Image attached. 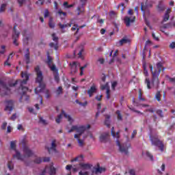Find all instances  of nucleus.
I'll return each mask as SVG.
<instances>
[{"mask_svg":"<svg viewBox=\"0 0 175 175\" xmlns=\"http://www.w3.org/2000/svg\"><path fill=\"white\" fill-rule=\"evenodd\" d=\"M90 174V172L88 171H80L79 172V175H89Z\"/></svg>","mask_w":175,"mask_h":175,"instance_id":"obj_40","label":"nucleus"},{"mask_svg":"<svg viewBox=\"0 0 175 175\" xmlns=\"http://www.w3.org/2000/svg\"><path fill=\"white\" fill-rule=\"evenodd\" d=\"M5 9H6V4L5 3L2 4L0 7V13H3V12H4Z\"/></svg>","mask_w":175,"mask_h":175,"instance_id":"obj_37","label":"nucleus"},{"mask_svg":"<svg viewBox=\"0 0 175 175\" xmlns=\"http://www.w3.org/2000/svg\"><path fill=\"white\" fill-rule=\"evenodd\" d=\"M96 91H98V87L96 86V85L93 84L88 90V94L90 98H91L94 94H96Z\"/></svg>","mask_w":175,"mask_h":175,"instance_id":"obj_18","label":"nucleus"},{"mask_svg":"<svg viewBox=\"0 0 175 175\" xmlns=\"http://www.w3.org/2000/svg\"><path fill=\"white\" fill-rule=\"evenodd\" d=\"M68 26L71 27V25H69V24L62 25V23H59V27L62 29V33H65V32H66V30H65V28H66Z\"/></svg>","mask_w":175,"mask_h":175,"instance_id":"obj_25","label":"nucleus"},{"mask_svg":"<svg viewBox=\"0 0 175 175\" xmlns=\"http://www.w3.org/2000/svg\"><path fill=\"white\" fill-rule=\"evenodd\" d=\"M28 40H29V38L25 36L23 38V41L25 42V43H28Z\"/></svg>","mask_w":175,"mask_h":175,"instance_id":"obj_61","label":"nucleus"},{"mask_svg":"<svg viewBox=\"0 0 175 175\" xmlns=\"http://www.w3.org/2000/svg\"><path fill=\"white\" fill-rule=\"evenodd\" d=\"M137 133V131H136V130H134L133 131L132 136H131L132 139H133V137H135V136H136Z\"/></svg>","mask_w":175,"mask_h":175,"instance_id":"obj_59","label":"nucleus"},{"mask_svg":"<svg viewBox=\"0 0 175 175\" xmlns=\"http://www.w3.org/2000/svg\"><path fill=\"white\" fill-rule=\"evenodd\" d=\"M42 161V159L40 157H37L35 159L34 162H35V163H41Z\"/></svg>","mask_w":175,"mask_h":175,"instance_id":"obj_48","label":"nucleus"},{"mask_svg":"<svg viewBox=\"0 0 175 175\" xmlns=\"http://www.w3.org/2000/svg\"><path fill=\"white\" fill-rule=\"evenodd\" d=\"M109 137H110L109 133H103L100 135V142H101V143H106V142L109 140Z\"/></svg>","mask_w":175,"mask_h":175,"instance_id":"obj_20","label":"nucleus"},{"mask_svg":"<svg viewBox=\"0 0 175 175\" xmlns=\"http://www.w3.org/2000/svg\"><path fill=\"white\" fill-rule=\"evenodd\" d=\"M5 49H6V46L4 45L0 46V54H5Z\"/></svg>","mask_w":175,"mask_h":175,"instance_id":"obj_38","label":"nucleus"},{"mask_svg":"<svg viewBox=\"0 0 175 175\" xmlns=\"http://www.w3.org/2000/svg\"><path fill=\"white\" fill-rule=\"evenodd\" d=\"M90 125L87 126H72L71 129L68 131V133H70L72 132H74V131H76L77 134H75L74 135L75 139H77L78 145L79 147H84V139H81V135H83V133L87 131V129H90Z\"/></svg>","mask_w":175,"mask_h":175,"instance_id":"obj_4","label":"nucleus"},{"mask_svg":"<svg viewBox=\"0 0 175 175\" xmlns=\"http://www.w3.org/2000/svg\"><path fill=\"white\" fill-rule=\"evenodd\" d=\"M156 99L159 102L161 100V92H157L155 96Z\"/></svg>","mask_w":175,"mask_h":175,"instance_id":"obj_43","label":"nucleus"},{"mask_svg":"<svg viewBox=\"0 0 175 175\" xmlns=\"http://www.w3.org/2000/svg\"><path fill=\"white\" fill-rule=\"evenodd\" d=\"M105 172H106V168L102 167H96L92 170V174L98 175V174H102V173H105Z\"/></svg>","mask_w":175,"mask_h":175,"instance_id":"obj_17","label":"nucleus"},{"mask_svg":"<svg viewBox=\"0 0 175 175\" xmlns=\"http://www.w3.org/2000/svg\"><path fill=\"white\" fill-rule=\"evenodd\" d=\"M83 51H84V49H83V47L81 48H78L77 49H76V51H75V54H78L79 57L81 58L82 54H83Z\"/></svg>","mask_w":175,"mask_h":175,"instance_id":"obj_26","label":"nucleus"},{"mask_svg":"<svg viewBox=\"0 0 175 175\" xmlns=\"http://www.w3.org/2000/svg\"><path fill=\"white\" fill-rule=\"evenodd\" d=\"M79 26L77 25H74V26L71 28V31H76L79 32V29L78 28Z\"/></svg>","mask_w":175,"mask_h":175,"instance_id":"obj_45","label":"nucleus"},{"mask_svg":"<svg viewBox=\"0 0 175 175\" xmlns=\"http://www.w3.org/2000/svg\"><path fill=\"white\" fill-rule=\"evenodd\" d=\"M125 43H128V39L123 38V39L120 40L117 44H118V46H122V44H125Z\"/></svg>","mask_w":175,"mask_h":175,"instance_id":"obj_30","label":"nucleus"},{"mask_svg":"<svg viewBox=\"0 0 175 175\" xmlns=\"http://www.w3.org/2000/svg\"><path fill=\"white\" fill-rule=\"evenodd\" d=\"M25 59L26 61V64H29V54L27 53L25 55Z\"/></svg>","mask_w":175,"mask_h":175,"instance_id":"obj_41","label":"nucleus"},{"mask_svg":"<svg viewBox=\"0 0 175 175\" xmlns=\"http://www.w3.org/2000/svg\"><path fill=\"white\" fill-rule=\"evenodd\" d=\"M149 68L152 72V83L150 81L148 78H146L145 83L147 85L148 90H151V87L154 85L155 87H158L159 85V79L158 77L161 73V70H162V63H157V66L154 67V70L152 69V66L150 65Z\"/></svg>","mask_w":175,"mask_h":175,"instance_id":"obj_2","label":"nucleus"},{"mask_svg":"<svg viewBox=\"0 0 175 175\" xmlns=\"http://www.w3.org/2000/svg\"><path fill=\"white\" fill-rule=\"evenodd\" d=\"M55 94H56L57 96L62 94V87L60 86V87L57 88V89L55 91Z\"/></svg>","mask_w":175,"mask_h":175,"instance_id":"obj_32","label":"nucleus"},{"mask_svg":"<svg viewBox=\"0 0 175 175\" xmlns=\"http://www.w3.org/2000/svg\"><path fill=\"white\" fill-rule=\"evenodd\" d=\"M116 87H117V82L114 81L112 83V85H111L112 90H116Z\"/></svg>","mask_w":175,"mask_h":175,"instance_id":"obj_52","label":"nucleus"},{"mask_svg":"<svg viewBox=\"0 0 175 175\" xmlns=\"http://www.w3.org/2000/svg\"><path fill=\"white\" fill-rule=\"evenodd\" d=\"M71 65L72 72L73 73H77V70H79V68H80V63L77 62H73Z\"/></svg>","mask_w":175,"mask_h":175,"instance_id":"obj_21","label":"nucleus"},{"mask_svg":"<svg viewBox=\"0 0 175 175\" xmlns=\"http://www.w3.org/2000/svg\"><path fill=\"white\" fill-rule=\"evenodd\" d=\"M170 49H175V42H172L171 44H170Z\"/></svg>","mask_w":175,"mask_h":175,"instance_id":"obj_53","label":"nucleus"},{"mask_svg":"<svg viewBox=\"0 0 175 175\" xmlns=\"http://www.w3.org/2000/svg\"><path fill=\"white\" fill-rule=\"evenodd\" d=\"M127 16L124 17V21L126 27H131V24H133L136 20V16H133V10H129L127 12Z\"/></svg>","mask_w":175,"mask_h":175,"instance_id":"obj_6","label":"nucleus"},{"mask_svg":"<svg viewBox=\"0 0 175 175\" xmlns=\"http://www.w3.org/2000/svg\"><path fill=\"white\" fill-rule=\"evenodd\" d=\"M40 122H41V124H42L43 125H47V124H49V122H47V120L43 119V118H40Z\"/></svg>","mask_w":175,"mask_h":175,"instance_id":"obj_39","label":"nucleus"},{"mask_svg":"<svg viewBox=\"0 0 175 175\" xmlns=\"http://www.w3.org/2000/svg\"><path fill=\"white\" fill-rule=\"evenodd\" d=\"M141 10L142 12H144V17H146V16H147V13H146V10H144V4H142Z\"/></svg>","mask_w":175,"mask_h":175,"instance_id":"obj_46","label":"nucleus"},{"mask_svg":"<svg viewBox=\"0 0 175 175\" xmlns=\"http://www.w3.org/2000/svg\"><path fill=\"white\" fill-rule=\"evenodd\" d=\"M25 1L27 0H17V2L20 6H23L25 3Z\"/></svg>","mask_w":175,"mask_h":175,"instance_id":"obj_47","label":"nucleus"},{"mask_svg":"<svg viewBox=\"0 0 175 175\" xmlns=\"http://www.w3.org/2000/svg\"><path fill=\"white\" fill-rule=\"evenodd\" d=\"M111 135L114 139H119L120 138V133L114 132V127L111 129Z\"/></svg>","mask_w":175,"mask_h":175,"instance_id":"obj_29","label":"nucleus"},{"mask_svg":"<svg viewBox=\"0 0 175 175\" xmlns=\"http://www.w3.org/2000/svg\"><path fill=\"white\" fill-rule=\"evenodd\" d=\"M157 114H159V115H160V117H163V114L161 110H158V111H157Z\"/></svg>","mask_w":175,"mask_h":175,"instance_id":"obj_64","label":"nucleus"},{"mask_svg":"<svg viewBox=\"0 0 175 175\" xmlns=\"http://www.w3.org/2000/svg\"><path fill=\"white\" fill-rule=\"evenodd\" d=\"M62 116H64V118H66L67 121H68L70 124H72V122H74L75 121V120H73V118H72V116L65 113V111H62V113L59 115H58L55 119L57 124L61 123V121H62Z\"/></svg>","mask_w":175,"mask_h":175,"instance_id":"obj_8","label":"nucleus"},{"mask_svg":"<svg viewBox=\"0 0 175 175\" xmlns=\"http://www.w3.org/2000/svg\"><path fill=\"white\" fill-rule=\"evenodd\" d=\"M101 90H106L107 99H110V88L109 83L101 85Z\"/></svg>","mask_w":175,"mask_h":175,"instance_id":"obj_22","label":"nucleus"},{"mask_svg":"<svg viewBox=\"0 0 175 175\" xmlns=\"http://www.w3.org/2000/svg\"><path fill=\"white\" fill-rule=\"evenodd\" d=\"M105 124L107 125V126H110V116L107 115L105 116Z\"/></svg>","mask_w":175,"mask_h":175,"instance_id":"obj_31","label":"nucleus"},{"mask_svg":"<svg viewBox=\"0 0 175 175\" xmlns=\"http://www.w3.org/2000/svg\"><path fill=\"white\" fill-rule=\"evenodd\" d=\"M76 103H78L79 105H80V106H87V102H85L84 104L79 102V100H76Z\"/></svg>","mask_w":175,"mask_h":175,"instance_id":"obj_55","label":"nucleus"},{"mask_svg":"<svg viewBox=\"0 0 175 175\" xmlns=\"http://www.w3.org/2000/svg\"><path fill=\"white\" fill-rule=\"evenodd\" d=\"M52 39L54 42L49 44L50 47H53L55 50H58V38L55 33L52 34Z\"/></svg>","mask_w":175,"mask_h":175,"instance_id":"obj_14","label":"nucleus"},{"mask_svg":"<svg viewBox=\"0 0 175 175\" xmlns=\"http://www.w3.org/2000/svg\"><path fill=\"white\" fill-rule=\"evenodd\" d=\"M43 161H44V162H49L50 161V157H44Z\"/></svg>","mask_w":175,"mask_h":175,"instance_id":"obj_63","label":"nucleus"},{"mask_svg":"<svg viewBox=\"0 0 175 175\" xmlns=\"http://www.w3.org/2000/svg\"><path fill=\"white\" fill-rule=\"evenodd\" d=\"M35 72L37 76L36 81V83H39V86L35 89V92L36 94H39L44 91V87H46V85H44V83H42V81H43V73L40 70L39 66H36L35 68Z\"/></svg>","mask_w":175,"mask_h":175,"instance_id":"obj_5","label":"nucleus"},{"mask_svg":"<svg viewBox=\"0 0 175 175\" xmlns=\"http://www.w3.org/2000/svg\"><path fill=\"white\" fill-rule=\"evenodd\" d=\"M116 114H118V120H122V116H121V113L120 112V111H117Z\"/></svg>","mask_w":175,"mask_h":175,"instance_id":"obj_49","label":"nucleus"},{"mask_svg":"<svg viewBox=\"0 0 175 175\" xmlns=\"http://www.w3.org/2000/svg\"><path fill=\"white\" fill-rule=\"evenodd\" d=\"M165 9H166V6H165V4H163L162 1H160L159 5H157L158 12H163Z\"/></svg>","mask_w":175,"mask_h":175,"instance_id":"obj_24","label":"nucleus"},{"mask_svg":"<svg viewBox=\"0 0 175 175\" xmlns=\"http://www.w3.org/2000/svg\"><path fill=\"white\" fill-rule=\"evenodd\" d=\"M129 174H130V175H136V172H135L134 170H131L129 171Z\"/></svg>","mask_w":175,"mask_h":175,"instance_id":"obj_58","label":"nucleus"},{"mask_svg":"<svg viewBox=\"0 0 175 175\" xmlns=\"http://www.w3.org/2000/svg\"><path fill=\"white\" fill-rule=\"evenodd\" d=\"M10 148L14 152V158L18 159V161H22L23 162H25V159H27V158H29V157H32V155H33V152H32V150H31L30 148L27 146H25L23 148L24 155H21L20 152L16 149V142L13 141L10 143Z\"/></svg>","mask_w":175,"mask_h":175,"instance_id":"obj_3","label":"nucleus"},{"mask_svg":"<svg viewBox=\"0 0 175 175\" xmlns=\"http://www.w3.org/2000/svg\"><path fill=\"white\" fill-rule=\"evenodd\" d=\"M49 10H46L44 14V17L46 18V17H49Z\"/></svg>","mask_w":175,"mask_h":175,"instance_id":"obj_56","label":"nucleus"},{"mask_svg":"<svg viewBox=\"0 0 175 175\" xmlns=\"http://www.w3.org/2000/svg\"><path fill=\"white\" fill-rule=\"evenodd\" d=\"M44 172H48L49 175H55V167H54V164L52 163L50 164V166L46 167Z\"/></svg>","mask_w":175,"mask_h":175,"instance_id":"obj_16","label":"nucleus"},{"mask_svg":"<svg viewBox=\"0 0 175 175\" xmlns=\"http://www.w3.org/2000/svg\"><path fill=\"white\" fill-rule=\"evenodd\" d=\"M83 155L78 156L75 159H72L71 161L72 162H76V161H83Z\"/></svg>","mask_w":175,"mask_h":175,"instance_id":"obj_35","label":"nucleus"},{"mask_svg":"<svg viewBox=\"0 0 175 175\" xmlns=\"http://www.w3.org/2000/svg\"><path fill=\"white\" fill-rule=\"evenodd\" d=\"M17 130L18 131H24V127L23 126V124H18Z\"/></svg>","mask_w":175,"mask_h":175,"instance_id":"obj_50","label":"nucleus"},{"mask_svg":"<svg viewBox=\"0 0 175 175\" xmlns=\"http://www.w3.org/2000/svg\"><path fill=\"white\" fill-rule=\"evenodd\" d=\"M47 150L49 154H53V152H57V140H52L51 142V146L47 147Z\"/></svg>","mask_w":175,"mask_h":175,"instance_id":"obj_13","label":"nucleus"},{"mask_svg":"<svg viewBox=\"0 0 175 175\" xmlns=\"http://www.w3.org/2000/svg\"><path fill=\"white\" fill-rule=\"evenodd\" d=\"M170 13H172V10L170 8H168L165 11V13L163 17V23H166V21H169V18L170 17L169 14H170Z\"/></svg>","mask_w":175,"mask_h":175,"instance_id":"obj_23","label":"nucleus"},{"mask_svg":"<svg viewBox=\"0 0 175 175\" xmlns=\"http://www.w3.org/2000/svg\"><path fill=\"white\" fill-rule=\"evenodd\" d=\"M28 110H29V113H31L32 114H36V111H35V110L33 109L32 107H29Z\"/></svg>","mask_w":175,"mask_h":175,"instance_id":"obj_51","label":"nucleus"},{"mask_svg":"<svg viewBox=\"0 0 175 175\" xmlns=\"http://www.w3.org/2000/svg\"><path fill=\"white\" fill-rule=\"evenodd\" d=\"M144 157H146L147 158H149V159H150V161H154V157H152V154H151V153H150L149 152H144L142 153Z\"/></svg>","mask_w":175,"mask_h":175,"instance_id":"obj_28","label":"nucleus"},{"mask_svg":"<svg viewBox=\"0 0 175 175\" xmlns=\"http://www.w3.org/2000/svg\"><path fill=\"white\" fill-rule=\"evenodd\" d=\"M21 77L24 79L23 81L16 80L15 83H9L8 85H7L3 81H0V92L2 96H5V95H9L12 91V88L16 87V85L19 83L21 85L19 90L21 89L23 92L21 100H25L27 102V100H29V96L25 94V92L28 91V88L24 87V85L27 84V80L29 79V75H28L27 72H22Z\"/></svg>","mask_w":175,"mask_h":175,"instance_id":"obj_1","label":"nucleus"},{"mask_svg":"<svg viewBox=\"0 0 175 175\" xmlns=\"http://www.w3.org/2000/svg\"><path fill=\"white\" fill-rule=\"evenodd\" d=\"M116 144L119 147V150L120 151V152H122L123 154H128V148L129 147H131L130 144L126 143V144H121L120 143V141H118V139H117Z\"/></svg>","mask_w":175,"mask_h":175,"instance_id":"obj_11","label":"nucleus"},{"mask_svg":"<svg viewBox=\"0 0 175 175\" xmlns=\"http://www.w3.org/2000/svg\"><path fill=\"white\" fill-rule=\"evenodd\" d=\"M12 126H8L7 127V132H8V133H10L12 132Z\"/></svg>","mask_w":175,"mask_h":175,"instance_id":"obj_57","label":"nucleus"},{"mask_svg":"<svg viewBox=\"0 0 175 175\" xmlns=\"http://www.w3.org/2000/svg\"><path fill=\"white\" fill-rule=\"evenodd\" d=\"M92 167V165L90 163H81L77 166V167H73L72 170L74 172H77V170H90Z\"/></svg>","mask_w":175,"mask_h":175,"instance_id":"obj_10","label":"nucleus"},{"mask_svg":"<svg viewBox=\"0 0 175 175\" xmlns=\"http://www.w3.org/2000/svg\"><path fill=\"white\" fill-rule=\"evenodd\" d=\"M13 58V55L12 54L9 55V56L7 58V60L4 62L5 66H11L10 64V59Z\"/></svg>","mask_w":175,"mask_h":175,"instance_id":"obj_27","label":"nucleus"},{"mask_svg":"<svg viewBox=\"0 0 175 175\" xmlns=\"http://www.w3.org/2000/svg\"><path fill=\"white\" fill-rule=\"evenodd\" d=\"M8 167L10 169V170H13L14 165L12 161H10L8 164Z\"/></svg>","mask_w":175,"mask_h":175,"instance_id":"obj_42","label":"nucleus"},{"mask_svg":"<svg viewBox=\"0 0 175 175\" xmlns=\"http://www.w3.org/2000/svg\"><path fill=\"white\" fill-rule=\"evenodd\" d=\"M150 142H152V146H156V147H159L161 151H163V144L162 142L159 140L157 136H150Z\"/></svg>","mask_w":175,"mask_h":175,"instance_id":"obj_9","label":"nucleus"},{"mask_svg":"<svg viewBox=\"0 0 175 175\" xmlns=\"http://www.w3.org/2000/svg\"><path fill=\"white\" fill-rule=\"evenodd\" d=\"M152 36L154 40H159V38L158 37H156L155 33H152Z\"/></svg>","mask_w":175,"mask_h":175,"instance_id":"obj_60","label":"nucleus"},{"mask_svg":"<svg viewBox=\"0 0 175 175\" xmlns=\"http://www.w3.org/2000/svg\"><path fill=\"white\" fill-rule=\"evenodd\" d=\"M36 3L38 6H42V5H43V3H44V0H38V1H36Z\"/></svg>","mask_w":175,"mask_h":175,"instance_id":"obj_44","label":"nucleus"},{"mask_svg":"<svg viewBox=\"0 0 175 175\" xmlns=\"http://www.w3.org/2000/svg\"><path fill=\"white\" fill-rule=\"evenodd\" d=\"M6 126H8V123L6 122H3L1 126V129H6Z\"/></svg>","mask_w":175,"mask_h":175,"instance_id":"obj_54","label":"nucleus"},{"mask_svg":"<svg viewBox=\"0 0 175 175\" xmlns=\"http://www.w3.org/2000/svg\"><path fill=\"white\" fill-rule=\"evenodd\" d=\"M58 14H59V16H61L62 14H63V16H66V13L62 12V10H59Z\"/></svg>","mask_w":175,"mask_h":175,"instance_id":"obj_62","label":"nucleus"},{"mask_svg":"<svg viewBox=\"0 0 175 175\" xmlns=\"http://www.w3.org/2000/svg\"><path fill=\"white\" fill-rule=\"evenodd\" d=\"M5 104V111L8 114H10L13 111V106H14V102L12 100H6L4 102Z\"/></svg>","mask_w":175,"mask_h":175,"instance_id":"obj_12","label":"nucleus"},{"mask_svg":"<svg viewBox=\"0 0 175 175\" xmlns=\"http://www.w3.org/2000/svg\"><path fill=\"white\" fill-rule=\"evenodd\" d=\"M85 2H87V0H81V3L77 8V14L78 16L84 13V5H85Z\"/></svg>","mask_w":175,"mask_h":175,"instance_id":"obj_15","label":"nucleus"},{"mask_svg":"<svg viewBox=\"0 0 175 175\" xmlns=\"http://www.w3.org/2000/svg\"><path fill=\"white\" fill-rule=\"evenodd\" d=\"M49 25L50 28H54L55 27V24L53 23V18H50Z\"/></svg>","mask_w":175,"mask_h":175,"instance_id":"obj_34","label":"nucleus"},{"mask_svg":"<svg viewBox=\"0 0 175 175\" xmlns=\"http://www.w3.org/2000/svg\"><path fill=\"white\" fill-rule=\"evenodd\" d=\"M47 64L51 70L53 72L55 81H56V83H59V75L58 74V69H57V67L55 66V65L51 64V57H48Z\"/></svg>","mask_w":175,"mask_h":175,"instance_id":"obj_7","label":"nucleus"},{"mask_svg":"<svg viewBox=\"0 0 175 175\" xmlns=\"http://www.w3.org/2000/svg\"><path fill=\"white\" fill-rule=\"evenodd\" d=\"M167 28H169V25H163L160 27V31H161V32H165V29Z\"/></svg>","mask_w":175,"mask_h":175,"instance_id":"obj_33","label":"nucleus"},{"mask_svg":"<svg viewBox=\"0 0 175 175\" xmlns=\"http://www.w3.org/2000/svg\"><path fill=\"white\" fill-rule=\"evenodd\" d=\"M18 36H20V32L17 31L16 26H14V33L12 38L14 39V44H15V46H18V42H17V38H18Z\"/></svg>","mask_w":175,"mask_h":175,"instance_id":"obj_19","label":"nucleus"},{"mask_svg":"<svg viewBox=\"0 0 175 175\" xmlns=\"http://www.w3.org/2000/svg\"><path fill=\"white\" fill-rule=\"evenodd\" d=\"M44 92L45 93V98H46V99H49V98H50V96H51L50 91L48 90H46L44 91Z\"/></svg>","mask_w":175,"mask_h":175,"instance_id":"obj_36","label":"nucleus"}]
</instances>
